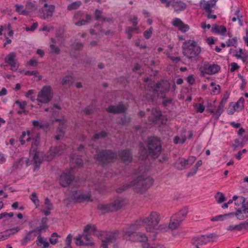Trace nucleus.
Wrapping results in <instances>:
<instances>
[{"instance_id":"obj_1","label":"nucleus","mask_w":248,"mask_h":248,"mask_svg":"<svg viewBox=\"0 0 248 248\" xmlns=\"http://www.w3.org/2000/svg\"><path fill=\"white\" fill-rule=\"evenodd\" d=\"M153 182L154 181L152 177L144 175H140L131 182L129 184H125L121 187L117 188L116 192L117 193H121L129 187H132L134 190L137 193L143 192L152 185Z\"/></svg>"},{"instance_id":"obj_2","label":"nucleus","mask_w":248,"mask_h":248,"mask_svg":"<svg viewBox=\"0 0 248 248\" xmlns=\"http://www.w3.org/2000/svg\"><path fill=\"white\" fill-rule=\"evenodd\" d=\"M182 48L183 54L190 62H197L200 60L201 48L195 41H185L183 43Z\"/></svg>"},{"instance_id":"obj_3","label":"nucleus","mask_w":248,"mask_h":248,"mask_svg":"<svg viewBox=\"0 0 248 248\" xmlns=\"http://www.w3.org/2000/svg\"><path fill=\"white\" fill-rule=\"evenodd\" d=\"M163 87L161 86L160 83L149 82L148 85L145 87L143 95L144 99L149 102H154L159 96L158 91L162 92L161 89Z\"/></svg>"},{"instance_id":"obj_4","label":"nucleus","mask_w":248,"mask_h":248,"mask_svg":"<svg viewBox=\"0 0 248 248\" xmlns=\"http://www.w3.org/2000/svg\"><path fill=\"white\" fill-rule=\"evenodd\" d=\"M160 216L159 213L155 211L152 212L150 215L142 220L137 221L136 225H142L143 223L149 226L146 228L147 232H153L154 229H157V225L160 220Z\"/></svg>"},{"instance_id":"obj_5","label":"nucleus","mask_w":248,"mask_h":248,"mask_svg":"<svg viewBox=\"0 0 248 248\" xmlns=\"http://www.w3.org/2000/svg\"><path fill=\"white\" fill-rule=\"evenodd\" d=\"M147 147L149 155L154 158L158 157L161 151L159 139L157 137L149 138L147 141Z\"/></svg>"},{"instance_id":"obj_6","label":"nucleus","mask_w":248,"mask_h":248,"mask_svg":"<svg viewBox=\"0 0 248 248\" xmlns=\"http://www.w3.org/2000/svg\"><path fill=\"white\" fill-rule=\"evenodd\" d=\"M116 155L111 150H102L96 151L94 158L102 165L104 166L112 161Z\"/></svg>"},{"instance_id":"obj_7","label":"nucleus","mask_w":248,"mask_h":248,"mask_svg":"<svg viewBox=\"0 0 248 248\" xmlns=\"http://www.w3.org/2000/svg\"><path fill=\"white\" fill-rule=\"evenodd\" d=\"M124 205V202L117 199L113 202L108 204L99 203L97 205V209L102 211L103 213L114 212L120 209Z\"/></svg>"},{"instance_id":"obj_8","label":"nucleus","mask_w":248,"mask_h":248,"mask_svg":"<svg viewBox=\"0 0 248 248\" xmlns=\"http://www.w3.org/2000/svg\"><path fill=\"white\" fill-rule=\"evenodd\" d=\"M217 237V235L215 233L200 235L193 238L192 243L196 247H200V246L206 245L210 242H214Z\"/></svg>"},{"instance_id":"obj_9","label":"nucleus","mask_w":248,"mask_h":248,"mask_svg":"<svg viewBox=\"0 0 248 248\" xmlns=\"http://www.w3.org/2000/svg\"><path fill=\"white\" fill-rule=\"evenodd\" d=\"M53 97V93L51 92L49 86H45L38 93L37 100L42 103L46 104L49 102Z\"/></svg>"},{"instance_id":"obj_10","label":"nucleus","mask_w":248,"mask_h":248,"mask_svg":"<svg viewBox=\"0 0 248 248\" xmlns=\"http://www.w3.org/2000/svg\"><path fill=\"white\" fill-rule=\"evenodd\" d=\"M74 178L70 172H63L60 177V184L62 187H66L71 184Z\"/></svg>"},{"instance_id":"obj_11","label":"nucleus","mask_w":248,"mask_h":248,"mask_svg":"<svg viewBox=\"0 0 248 248\" xmlns=\"http://www.w3.org/2000/svg\"><path fill=\"white\" fill-rule=\"evenodd\" d=\"M118 232H108L106 234V237L102 241L101 247L102 248H108V245L114 242L118 236Z\"/></svg>"},{"instance_id":"obj_12","label":"nucleus","mask_w":248,"mask_h":248,"mask_svg":"<svg viewBox=\"0 0 248 248\" xmlns=\"http://www.w3.org/2000/svg\"><path fill=\"white\" fill-rule=\"evenodd\" d=\"M55 7L54 5H48L47 3L44 4L41 8L40 12L43 14L42 18L46 19L52 17L54 12Z\"/></svg>"},{"instance_id":"obj_13","label":"nucleus","mask_w":248,"mask_h":248,"mask_svg":"<svg viewBox=\"0 0 248 248\" xmlns=\"http://www.w3.org/2000/svg\"><path fill=\"white\" fill-rule=\"evenodd\" d=\"M236 217L239 220H243L248 217V201L242 204V209L238 208L236 212L235 213Z\"/></svg>"},{"instance_id":"obj_14","label":"nucleus","mask_w":248,"mask_h":248,"mask_svg":"<svg viewBox=\"0 0 248 248\" xmlns=\"http://www.w3.org/2000/svg\"><path fill=\"white\" fill-rule=\"evenodd\" d=\"M108 113L118 114L124 113L126 111V108L123 104H119L117 106L110 105L106 109Z\"/></svg>"},{"instance_id":"obj_15","label":"nucleus","mask_w":248,"mask_h":248,"mask_svg":"<svg viewBox=\"0 0 248 248\" xmlns=\"http://www.w3.org/2000/svg\"><path fill=\"white\" fill-rule=\"evenodd\" d=\"M172 25L175 27H177L179 30L183 32H185L189 30V26L187 24H184L178 18H175L173 19L172 22Z\"/></svg>"},{"instance_id":"obj_16","label":"nucleus","mask_w":248,"mask_h":248,"mask_svg":"<svg viewBox=\"0 0 248 248\" xmlns=\"http://www.w3.org/2000/svg\"><path fill=\"white\" fill-rule=\"evenodd\" d=\"M220 70V67L217 64H206L204 65L202 72L211 75L217 73Z\"/></svg>"},{"instance_id":"obj_17","label":"nucleus","mask_w":248,"mask_h":248,"mask_svg":"<svg viewBox=\"0 0 248 248\" xmlns=\"http://www.w3.org/2000/svg\"><path fill=\"white\" fill-rule=\"evenodd\" d=\"M137 221L134 224L131 225L129 228H125L123 230V234L125 238H127L131 236L137 229H139L141 225H136Z\"/></svg>"},{"instance_id":"obj_18","label":"nucleus","mask_w":248,"mask_h":248,"mask_svg":"<svg viewBox=\"0 0 248 248\" xmlns=\"http://www.w3.org/2000/svg\"><path fill=\"white\" fill-rule=\"evenodd\" d=\"M201 7L206 13L212 12L211 7L215 5V2H213V0L206 1L202 0L200 2Z\"/></svg>"},{"instance_id":"obj_19","label":"nucleus","mask_w":248,"mask_h":248,"mask_svg":"<svg viewBox=\"0 0 248 248\" xmlns=\"http://www.w3.org/2000/svg\"><path fill=\"white\" fill-rule=\"evenodd\" d=\"M16 54L15 52H12L8 54L6 57L5 62L11 66L12 67L17 68L18 66L15 61Z\"/></svg>"},{"instance_id":"obj_20","label":"nucleus","mask_w":248,"mask_h":248,"mask_svg":"<svg viewBox=\"0 0 248 248\" xmlns=\"http://www.w3.org/2000/svg\"><path fill=\"white\" fill-rule=\"evenodd\" d=\"M171 6L176 12L184 11L186 8V4L181 0L173 1L171 4Z\"/></svg>"},{"instance_id":"obj_21","label":"nucleus","mask_w":248,"mask_h":248,"mask_svg":"<svg viewBox=\"0 0 248 248\" xmlns=\"http://www.w3.org/2000/svg\"><path fill=\"white\" fill-rule=\"evenodd\" d=\"M187 213L188 208L187 207H185L173 216L175 217L178 220L182 222L186 217Z\"/></svg>"},{"instance_id":"obj_22","label":"nucleus","mask_w":248,"mask_h":248,"mask_svg":"<svg viewBox=\"0 0 248 248\" xmlns=\"http://www.w3.org/2000/svg\"><path fill=\"white\" fill-rule=\"evenodd\" d=\"M120 156L121 159L124 162H130L132 160V155L130 151L128 150H124L121 152Z\"/></svg>"},{"instance_id":"obj_23","label":"nucleus","mask_w":248,"mask_h":248,"mask_svg":"<svg viewBox=\"0 0 248 248\" xmlns=\"http://www.w3.org/2000/svg\"><path fill=\"white\" fill-rule=\"evenodd\" d=\"M226 28L223 25L214 24L211 28V31L217 34H224L226 32Z\"/></svg>"},{"instance_id":"obj_24","label":"nucleus","mask_w":248,"mask_h":248,"mask_svg":"<svg viewBox=\"0 0 248 248\" xmlns=\"http://www.w3.org/2000/svg\"><path fill=\"white\" fill-rule=\"evenodd\" d=\"M36 234L33 233L31 231L28 232L21 240V245L22 246H26L29 241L33 240Z\"/></svg>"},{"instance_id":"obj_25","label":"nucleus","mask_w":248,"mask_h":248,"mask_svg":"<svg viewBox=\"0 0 248 248\" xmlns=\"http://www.w3.org/2000/svg\"><path fill=\"white\" fill-rule=\"evenodd\" d=\"M174 166L178 170H183L188 167L186 159L183 158H179L175 162Z\"/></svg>"},{"instance_id":"obj_26","label":"nucleus","mask_w":248,"mask_h":248,"mask_svg":"<svg viewBox=\"0 0 248 248\" xmlns=\"http://www.w3.org/2000/svg\"><path fill=\"white\" fill-rule=\"evenodd\" d=\"M39 137H36L32 139L31 146L30 149V154L31 155L32 153L37 152V150L39 144Z\"/></svg>"},{"instance_id":"obj_27","label":"nucleus","mask_w":248,"mask_h":248,"mask_svg":"<svg viewBox=\"0 0 248 248\" xmlns=\"http://www.w3.org/2000/svg\"><path fill=\"white\" fill-rule=\"evenodd\" d=\"M37 245L39 247L42 245H43V248H47L49 247V244L46 240L42 237L41 234L39 233V235L37 236V240L36 241Z\"/></svg>"},{"instance_id":"obj_28","label":"nucleus","mask_w":248,"mask_h":248,"mask_svg":"<svg viewBox=\"0 0 248 248\" xmlns=\"http://www.w3.org/2000/svg\"><path fill=\"white\" fill-rule=\"evenodd\" d=\"M181 223L175 217L172 216L170 218L169 227L172 230H175L180 226Z\"/></svg>"},{"instance_id":"obj_29","label":"nucleus","mask_w":248,"mask_h":248,"mask_svg":"<svg viewBox=\"0 0 248 248\" xmlns=\"http://www.w3.org/2000/svg\"><path fill=\"white\" fill-rule=\"evenodd\" d=\"M149 155V152L148 153L143 144L140 143V149L139 151L140 158L141 159V160H145L147 158Z\"/></svg>"},{"instance_id":"obj_30","label":"nucleus","mask_w":248,"mask_h":248,"mask_svg":"<svg viewBox=\"0 0 248 248\" xmlns=\"http://www.w3.org/2000/svg\"><path fill=\"white\" fill-rule=\"evenodd\" d=\"M152 114L154 116L153 122H156L163 117L161 111L156 108H153L152 109Z\"/></svg>"},{"instance_id":"obj_31","label":"nucleus","mask_w":248,"mask_h":248,"mask_svg":"<svg viewBox=\"0 0 248 248\" xmlns=\"http://www.w3.org/2000/svg\"><path fill=\"white\" fill-rule=\"evenodd\" d=\"M83 230L84 233L88 232L91 235H94L96 232V227L94 225L88 224L85 226Z\"/></svg>"},{"instance_id":"obj_32","label":"nucleus","mask_w":248,"mask_h":248,"mask_svg":"<svg viewBox=\"0 0 248 248\" xmlns=\"http://www.w3.org/2000/svg\"><path fill=\"white\" fill-rule=\"evenodd\" d=\"M224 106L225 105L221 103L219 104V105L218 106L217 111L214 113V115H213V118L214 120H217L218 119L219 116L223 111Z\"/></svg>"},{"instance_id":"obj_33","label":"nucleus","mask_w":248,"mask_h":248,"mask_svg":"<svg viewBox=\"0 0 248 248\" xmlns=\"http://www.w3.org/2000/svg\"><path fill=\"white\" fill-rule=\"evenodd\" d=\"M33 155V159L34 164L35 165L36 167H38L42 162V158L39 155V152H34L31 154Z\"/></svg>"},{"instance_id":"obj_34","label":"nucleus","mask_w":248,"mask_h":248,"mask_svg":"<svg viewBox=\"0 0 248 248\" xmlns=\"http://www.w3.org/2000/svg\"><path fill=\"white\" fill-rule=\"evenodd\" d=\"M91 195L90 193H83L81 191L80 196L78 197L77 202H82L84 201H89L90 200Z\"/></svg>"},{"instance_id":"obj_35","label":"nucleus","mask_w":248,"mask_h":248,"mask_svg":"<svg viewBox=\"0 0 248 248\" xmlns=\"http://www.w3.org/2000/svg\"><path fill=\"white\" fill-rule=\"evenodd\" d=\"M82 235L79 234L78 236L75 238V243L77 246H92V243H84L82 238Z\"/></svg>"},{"instance_id":"obj_36","label":"nucleus","mask_w":248,"mask_h":248,"mask_svg":"<svg viewBox=\"0 0 248 248\" xmlns=\"http://www.w3.org/2000/svg\"><path fill=\"white\" fill-rule=\"evenodd\" d=\"M73 83V78L70 76L64 77L62 81V84L63 86L66 85L70 86Z\"/></svg>"},{"instance_id":"obj_37","label":"nucleus","mask_w":248,"mask_h":248,"mask_svg":"<svg viewBox=\"0 0 248 248\" xmlns=\"http://www.w3.org/2000/svg\"><path fill=\"white\" fill-rule=\"evenodd\" d=\"M215 198L218 203H221L226 200L224 194L220 192L216 193Z\"/></svg>"},{"instance_id":"obj_38","label":"nucleus","mask_w":248,"mask_h":248,"mask_svg":"<svg viewBox=\"0 0 248 248\" xmlns=\"http://www.w3.org/2000/svg\"><path fill=\"white\" fill-rule=\"evenodd\" d=\"M90 235H91V234H90L88 232L84 233V232H83L82 237H83V241L85 240L84 243H92V246L93 245L94 243L93 242H92V239L90 237Z\"/></svg>"},{"instance_id":"obj_39","label":"nucleus","mask_w":248,"mask_h":248,"mask_svg":"<svg viewBox=\"0 0 248 248\" xmlns=\"http://www.w3.org/2000/svg\"><path fill=\"white\" fill-rule=\"evenodd\" d=\"M136 239L139 241L145 242L148 240V237L143 233H139L136 234Z\"/></svg>"},{"instance_id":"obj_40","label":"nucleus","mask_w":248,"mask_h":248,"mask_svg":"<svg viewBox=\"0 0 248 248\" xmlns=\"http://www.w3.org/2000/svg\"><path fill=\"white\" fill-rule=\"evenodd\" d=\"M15 7L16 8V12L17 13L24 16H27L28 15V12L26 10L23 9L21 10L23 8V5L17 4L15 5Z\"/></svg>"},{"instance_id":"obj_41","label":"nucleus","mask_w":248,"mask_h":248,"mask_svg":"<svg viewBox=\"0 0 248 248\" xmlns=\"http://www.w3.org/2000/svg\"><path fill=\"white\" fill-rule=\"evenodd\" d=\"M245 202V198L242 196H239V198L238 200L236 201L235 202V206H237V208H236V210L238 208L242 209V204Z\"/></svg>"},{"instance_id":"obj_42","label":"nucleus","mask_w":248,"mask_h":248,"mask_svg":"<svg viewBox=\"0 0 248 248\" xmlns=\"http://www.w3.org/2000/svg\"><path fill=\"white\" fill-rule=\"evenodd\" d=\"M26 8L29 12H33L36 10L35 5L31 2L28 1L26 5Z\"/></svg>"},{"instance_id":"obj_43","label":"nucleus","mask_w":248,"mask_h":248,"mask_svg":"<svg viewBox=\"0 0 248 248\" xmlns=\"http://www.w3.org/2000/svg\"><path fill=\"white\" fill-rule=\"evenodd\" d=\"M81 2L80 1H76L69 4L67 7V9L69 10H75L78 9L80 5Z\"/></svg>"},{"instance_id":"obj_44","label":"nucleus","mask_w":248,"mask_h":248,"mask_svg":"<svg viewBox=\"0 0 248 248\" xmlns=\"http://www.w3.org/2000/svg\"><path fill=\"white\" fill-rule=\"evenodd\" d=\"M72 237L73 235L71 233L67 235L65 241L66 245L65 248H72L71 246Z\"/></svg>"},{"instance_id":"obj_45","label":"nucleus","mask_w":248,"mask_h":248,"mask_svg":"<svg viewBox=\"0 0 248 248\" xmlns=\"http://www.w3.org/2000/svg\"><path fill=\"white\" fill-rule=\"evenodd\" d=\"M234 214H235V213H231L229 214H225L223 215H218V216H216V217L212 218L211 220L212 221L223 220H224L225 217H226V216H227L229 215H234Z\"/></svg>"},{"instance_id":"obj_46","label":"nucleus","mask_w":248,"mask_h":248,"mask_svg":"<svg viewBox=\"0 0 248 248\" xmlns=\"http://www.w3.org/2000/svg\"><path fill=\"white\" fill-rule=\"evenodd\" d=\"M58 235L57 233H53L49 238L50 243L52 245H55L58 242Z\"/></svg>"},{"instance_id":"obj_47","label":"nucleus","mask_w":248,"mask_h":248,"mask_svg":"<svg viewBox=\"0 0 248 248\" xmlns=\"http://www.w3.org/2000/svg\"><path fill=\"white\" fill-rule=\"evenodd\" d=\"M237 43V39L236 37H234L231 39H229L226 42V46H235Z\"/></svg>"},{"instance_id":"obj_48","label":"nucleus","mask_w":248,"mask_h":248,"mask_svg":"<svg viewBox=\"0 0 248 248\" xmlns=\"http://www.w3.org/2000/svg\"><path fill=\"white\" fill-rule=\"evenodd\" d=\"M73 48L76 50H81L84 46L83 43L81 42L75 43L73 45Z\"/></svg>"},{"instance_id":"obj_49","label":"nucleus","mask_w":248,"mask_h":248,"mask_svg":"<svg viewBox=\"0 0 248 248\" xmlns=\"http://www.w3.org/2000/svg\"><path fill=\"white\" fill-rule=\"evenodd\" d=\"M80 193L81 191L80 190H76L72 191V198L74 200V202H77L78 197L80 196Z\"/></svg>"},{"instance_id":"obj_50","label":"nucleus","mask_w":248,"mask_h":248,"mask_svg":"<svg viewBox=\"0 0 248 248\" xmlns=\"http://www.w3.org/2000/svg\"><path fill=\"white\" fill-rule=\"evenodd\" d=\"M153 31V29L152 27H150L148 30L145 31L143 32L144 37L147 39H149L152 34Z\"/></svg>"},{"instance_id":"obj_51","label":"nucleus","mask_w":248,"mask_h":248,"mask_svg":"<svg viewBox=\"0 0 248 248\" xmlns=\"http://www.w3.org/2000/svg\"><path fill=\"white\" fill-rule=\"evenodd\" d=\"M161 86L163 87V88L161 89L162 92H160V91H158L159 96L160 94V97L162 98H164L166 93L169 91V89L166 87H164V86L161 84Z\"/></svg>"},{"instance_id":"obj_52","label":"nucleus","mask_w":248,"mask_h":248,"mask_svg":"<svg viewBox=\"0 0 248 248\" xmlns=\"http://www.w3.org/2000/svg\"><path fill=\"white\" fill-rule=\"evenodd\" d=\"M130 118L124 116L121 118V124L123 125H127L130 122Z\"/></svg>"},{"instance_id":"obj_53","label":"nucleus","mask_w":248,"mask_h":248,"mask_svg":"<svg viewBox=\"0 0 248 248\" xmlns=\"http://www.w3.org/2000/svg\"><path fill=\"white\" fill-rule=\"evenodd\" d=\"M102 14V11L99 10V9H96L94 12V16H95V20H99L101 19L102 17V16H101V14Z\"/></svg>"},{"instance_id":"obj_54","label":"nucleus","mask_w":248,"mask_h":248,"mask_svg":"<svg viewBox=\"0 0 248 248\" xmlns=\"http://www.w3.org/2000/svg\"><path fill=\"white\" fill-rule=\"evenodd\" d=\"M32 125L34 127L38 129H41L44 127V125L37 120H34L32 122Z\"/></svg>"},{"instance_id":"obj_55","label":"nucleus","mask_w":248,"mask_h":248,"mask_svg":"<svg viewBox=\"0 0 248 248\" xmlns=\"http://www.w3.org/2000/svg\"><path fill=\"white\" fill-rule=\"evenodd\" d=\"M16 104H17L19 106L20 109L24 110L25 109V107L27 105V103L26 101H23L22 102L19 101L18 100H16L15 103Z\"/></svg>"},{"instance_id":"obj_56","label":"nucleus","mask_w":248,"mask_h":248,"mask_svg":"<svg viewBox=\"0 0 248 248\" xmlns=\"http://www.w3.org/2000/svg\"><path fill=\"white\" fill-rule=\"evenodd\" d=\"M163 101L162 102V104L164 107L168 106L169 104H170L172 102V99L171 98H166L164 96V98H163Z\"/></svg>"},{"instance_id":"obj_57","label":"nucleus","mask_w":248,"mask_h":248,"mask_svg":"<svg viewBox=\"0 0 248 248\" xmlns=\"http://www.w3.org/2000/svg\"><path fill=\"white\" fill-rule=\"evenodd\" d=\"M57 108L59 110H60L61 109V107H59L58 105H54L53 107V108H51L50 109L49 108H46L45 109V111L46 112L50 111L52 113L54 112V109Z\"/></svg>"},{"instance_id":"obj_58","label":"nucleus","mask_w":248,"mask_h":248,"mask_svg":"<svg viewBox=\"0 0 248 248\" xmlns=\"http://www.w3.org/2000/svg\"><path fill=\"white\" fill-rule=\"evenodd\" d=\"M51 49L55 52V53L58 54L60 53V49L59 47H57L55 45L51 44L50 46Z\"/></svg>"},{"instance_id":"obj_59","label":"nucleus","mask_w":248,"mask_h":248,"mask_svg":"<svg viewBox=\"0 0 248 248\" xmlns=\"http://www.w3.org/2000/svg\"><path fill=\"white\" fill-rule=\"evenodd\" d=\"M186 80L187 81V82L190 84V85H193L194 83H195V79L193 77V75H189L187 77V78H186Z\"/></svg>"},{"instance_id":"obj_60","label":"nucleus","mask_w":248,"mask_h":248,"mask_svg":"<svg viewBox=\"0 0 248 248\" xmlns=\"http://www.w3.org/2000/svg\"><path fill=\"white\" fill-rule=\"evenodd\" d=\"M38 72L37 70L35 71H27L25 72V74L27 76L33 75L36 77Z\"/></svg>"},{"instance_id":"obj_61","label":"nucleus","mask_w":248,"mask_h":248,"mask_svg":"<svg viewBox=\"0 0 248 248\" xmlns=\"http://www.w3.org/2000/svg\"><path fill=\"white\" fill-rule=\"evenodd\" d=\"M195 158L193 156L188 157V158L186 160L187 167H188L189 166H191L195 161Z\"/></svg>"},{"instance_id":"obj_62","label":"nucleus","mask_w":248,"mask_h":248,"mask_svg":"<svg viewBox=\"0 0 248 248\" xmlns=\"http://www.w3.org/2000/svg\"><path fill=\"white\" fill-rule=\"evenodd\" d=\"M231 68L230 71L232 72H234V71L238 69L239 68V66L235 62L231 63Z\"/></svg>"},{"instance_id":"obj_63","label":"nucleus","mask_w":248,"mask_h":248,"mask_svg":"<svg viewBox=\"0 0 248 248\" xmlns=\"http://www.w3.org/2000/svg\"><path fill=\"white\" fill-rule=\"evenodd\" d=\"M229 97V94L228 93V92H227L225 94H224L223 98L222 99L220 103L225 105Z\"/></svg>"},{"instance_id":"obj_64","label":"nucleus","mask_w":248,"mask_h":248,"mask_svg":"<svg viewBox=\"0 0 248 248\" xmlns=\"http://www.w3.org/2000/svg\"><path fill=\"white\" fill-rule=\"evenodd\" d=\"M198 169L193 167L189 172L187 173V176L188 177L193 176L195 174L197 171Z\"/></svg>"}]
</instances>
